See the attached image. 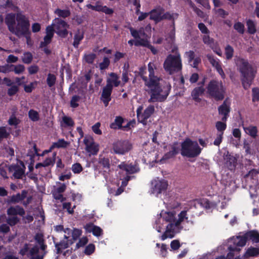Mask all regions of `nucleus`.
I'll return each instance as SVG.
<instances>
[{
    "label": "nucleus",
    "instance_id": "nucleus-3",
    "mask_svg": "<svg viewBox=\"0 0 259 259\" xmlns=\"http://www.w3.org/2000/svg\"><path fill=\"white\" fill-rule=\"evenodd\" d=\"M236 65L241 74L242 86L245 90H247L255 77L256 71L248 61L243 58H239L236 61Z\"/></svg>",
    "mask_w": 259,
    "mask_h": 259
},
{
    "label": "nucleus",
    "instance_id": "nucleus-16",
    "mask_svg": "<svg viewBox=\"0 0 259 259\" xmlns=\"http://www.w3.org/2000/svg\"><path fill=\"white\" fill-rule=\"evenodd\" d=\"M170 150L163 156L161 160H168L175 157L180 151V147L178 142H174L170 145Z\"/></svg>",
    "mask_w": 259,
    "mask_h": 259
},
{
    "label": "nucleus",
    "instance_id": "nucleus-49",
    "mask_svg": "<svg viewBox=\"0 0 259 259\" xmlns=\"http://www.w3.org/2000/svg\"><path fill=\"white\" fill-rule=\"evenodd\" d=\"M259 174V169L253 168L249 170L247 174L244 176V178L250 177L251 179H255Z\"/></svg>",
    "mask_w": 259,
    "mask_h": 259
},
{
    "label": "nucleus",
    "instance_id": "nucleus-47",
    "mask_svg": "<svg viewBox=\"0 0 259 259\" xmlns=\"http://www.w3.org/2000/svg\"><path fill=\"white\" fill-rule=\"evenodd\" d=\"M10 136V133L7 132L6 127L0 126V142L4 139H7Z\"/></svg>",
    "mask_w": 259,
    "mask_h": 259
},
{
    "label": "nucleus",
    "instance_id": "nucleus-14",
    "mask_svg": "<svg viewBox=\"0 0 259 259\" xmlns=\"http://www.w3.org/2000/svg\"><path fill=\"white\" fill-rule=\"evenodd\" d=\"M163 12H164V9L163 7L160 6H157L149 12L150 20L154 21L156 24L158 23L161 21V17Z\"/></svg>",
    "mask_w": 259,
    "mask_h": 259
},
{
    "label": "nucleus",
    "instance_id": "nucleus-5",
    "mask_svg": "<svg viewBox=\"0 0 259 259\" xmlns=\"http://www.w3.org/2000/svg\"><path fill=\"white\" fill-rule=\"evenodd\" d=\"M207 93L216 101L223 100L225 98V88L222 81L211 80L206 87Z\"/></svg>",
    "mask_w": 259,
    "mask_h": 259
},
{
    "label": "nucleus",
    "instance_id": "nucleus-6",
    "mask_svg": "<svg viewBox=\"0 0 259 259\" xmlns=\"http://www.w3.org/2000/svg\"><path fill=\"white\" fill-rule=\"evenodd\" d=\"M201 150L197 142L190 139L187 138L181 143V154L183 156L194 158L200 154Z\"/></svg>",
    "mask_w": 259,
    "mask_h": 259
},
{
    "label": "nucleus",
    "instance_id": "nucleus-15",
    "mask_svg": "<svg viewBox=\"0 0 259 259\" xmlns=\"http://www.w3.org/2000/svg\"><path fill=\"white\" fill-rule=\"evenodd\" d=\"M118 167L119 169L125 170L128 174H134L140 171V168L137 164H127L125 162H122Z\"/></svg>",
    "mask_w": 259,
    "mask_h": 259
},
{
    "label": "nucleus",
    "instance_id": "nucleus-57",
    "mask_svg": "<svg viewBox=\"0 0 259 259\" xmlns=\"http://www.w3.org/2000/svg\"><path fill=\"white\" fill-rule=\"evenodd\" d=\"M62 120L67 126H73L74 125V122L70 117L64 116L62 118Z\"/></svg>",
    "mask_w": 259,
    "mask_h": 259
},
{
    "label": "nucleus",
    "instance_id": "nucleus-36",
    "mask_svg": "<svg viewBox=\"0 0 259 259\" xmlns=\"http://www.w3.org/2000/svg\"><path fill=\"white\" fill-rule=\"evenodd\" d=\"M175 16H176V18H177L178 16V14L177 13L171 14L169 12H166L165 13L163 12L161 17V21L163 20H172V26H174Z\"/></svg>",
    "mask_w": 259,
    "mask_h": 259
},
{
    "label": "nucleus",
    "instance_id": "nucleus-62",
    "mask_svg": "<svg viewBox=\"0 0 259 259\" xmlns=\"http://www.w3.org/2000/svg\"><path fill=\"white\" fill-rule=\"evenodd\" d=\"M96 57V54L91 53L84 56L85 61L89 64H93Z\"/></svg>",
    "mask_w": 259,
    "mask_h": 259
},
{
    "label": "nucleus",
    "instance_id": "nucleus-53",
    "mask_svg": "<svg viewBox=\"0 0 259 259\" xmlns=\"http://www.w3.org/2000/svg\"><path fill=\"white\" fill-rule=\"evenodd\" d=\"M139 39V40H136L135 42V45L136 46H142L147 48L150 44V42L146 39L141 38Z\"/></svg>",
    "mask_w": 259,
    "mask_h": 259
},
{
    "label": "nucleus",
    "instance_id": "nucleus-58",
    "mask_svg": "<svg viewBox=\"0 0 259 259\" xmlns=\"http://www.w3.org/2000/svg\"><path fill=\"white\" fill-rule=\"evenodd\" d=\"M95 249V245L92 243H91L85 247L84 253L87 255H91L94 252Z\"/></svg>",
    "mask_w": 259,
    "mask_h": 259
},
{
    "label": "nucleus",
    "instance_id": "nucleus-52",
    "mask_svg": "<svg viewBox=\"0 0 259 259\" xmlns=\"http://www.w3.org/2000/svg\"><path fill=\"white\" fill-rule=\"evenodd\" d=\"M19 91V88L16 85H12L8 89L7 94L9 96H13Z\"/></svg>",
    "mask_w": 259,
    "mask_h": 259
},
{
    "label": "nucleus",
    "instance_id": "nucleus-59",
    "mask_svg": "<svg viewBox=\"0 0 259 259\" xmlns=\"http://www.w3.org/2000/svg\"><path fill=\"white\" fill-rule=\"evenodd\" d=\"M52 195L54 198L56 200H60L61 202H63L66 200V198L63 197L62 193H58L55 190L52 192Z\"/></svg>",
    "mask_w": 259,
    "mask_h": 259
},
{
    "label": "nucleus",
    "instance_id": "nucleus-20",
    "mask_svg": "<svg viewBox=\"0 0 259 259\" xmlns=\"http://www.w3.org/2000/svg\"><path fill=\"white\" fill-rule=\"evenodd\" d=\"M28 191L26 190H23L21 191V193H17L16 195H13L10 199L8 200V203H17L20 201L24 200L27 197Z\"/></svg>",
    "mask_w": 259,
    "mask_h": 259
},
{
    "label": "nucleus",
    "instance_id": "nucleus-31",
    "mask_svg": "<svg viewBox=\"0 0 259 259\" xmlns=\"http://www.w3.org/2000/svg\"><path fill=\"white\" fill-rule=\"evenodd\" d=\"M246 26L249 34L253 35L256 32V24L252 20L249 19L246 21Z\"/></svg>",
    "mask_w": 259,
    "mask_h": 259
},
{
    "label": "nucleus",
    "instance_id": "nucleus-17",
    "mask_svg": "<svg viewBox=\"0 0 259 259\" xmlns=\"http://www.w3.org/2000/svg\"><path fill=\"white\" fill-rule=\"evenodd\" d=\"M64 233L67 234L68 236L70 237V235H71L72 238L70 239H69V240L70 244H72L81 236L82 231L81 230L76 228H74L73 230H71L67 228L65 229Z\"/></svg>",
    "mask_w": 259,
    "mask_h": 259
},
{
    "label": "nucleus",
    "instance_id": "nucleus-24",
    "mask_svg": "<svg viewBox=\"0 0 259 259\" xmlns=\"http://www.w3.org/2000/svg\"><path fill=\"white\" fill-rule=\"evenodd\" d=\"M242 127L245 133L253 139H255L257 136L258 130L256 126L249 125L248 126H245L242 124Z\"/></svg>",
    "mask_w": 259,
    "mask_h": 259
},
{
    "label": "nucleus",
    "instance_id": "nucleus-33",
    "mask_svg": "<svg viewBox=\"0 0 259 259\" xmlns=\"http://www.w3.org/2000/svg\"><path fill=\"white\" fill-rule=\"evenodd\" d=\"M247 241V239L245 233L242 236H237L236 239L234 242V244L237 246L243 247L246 245Z\"/></svg>",
    "mask_w": 259,
    "mask_h": 259
},
{
    "label": "nucleus",
    "instance_id": "nucleus-1",
    "mask_svg": "<svg viewBox=\"0 0 259 259\" xmlns=\"http://www.w3.org/2000/svg\"><path fill=\"white\" fill-rule=\"evenodd\" d=\"M5 23L10 32L19 37L25 36L28 43L31 34L28 17L22 13H9L6 16Z\"/></svg>",
    "mask_w": 259,
    "mask_h": 259
},
{
    "label": "nucleus",
    "instance_id": "nucleus-41",
    "mask_svg": "<svg viewBox=\"0 0 259 259\" xmlns=\"http://www.w3.org/2000/svg\"><path fill=\"white\" fill-rule=\"evenodd\" d=\"M56 76L54 74L49 73L47 78V83L48 85L50 88L53 87L56 83Z\"/></svg>",
    "mask_w": 259,
    "mask_h": 259
},
{
    "label": "nucleus",
    "instance_id": "nucleus-64",
    "mask_svg": "<svg viewBox=\"0 0 259 259\" xmlns=\"http://www.w3.org/2000/svg\"><path fill=\"white\" fill-rule=\"evenodd\" d=\"M252 101H259V89L257 88H254L252 90Z\"/></svg>",
    "mask_w": 259,
    "mask_h": 259
},
{
    "label": "nucleus",
    "instance_id": "nucleus-44",
    "mask_svg": "<svg viewBox=\"0 0 259 259\" xmlns=\"http://www.w3.org/2000/svg\"><path fill=\"white\" fill-rule=\"evenodd\" d=\"M80 99L81 97L78 95L73 96L70 102V107L73 108H76L78 107L79 104L77 103V102H79Z\"/></svg>",
    "mask_w": 259,
    "mask_h": 259
},
{
    "label": "nucleus",
    "instance_id": "nucleus-2",
    "mask_svg": "<svg viewBox=\"0 0 259 259\" xmlns=\"http://www.w3.org/2000/svg\"><path fill=\"white\" fill-rule=\"evenodd\" d=\"M156 69V66L153 62H149L148 64L149 71V83L148 88L150 89L149 93L150 94V98L148 100L149 103L164 101L169 94L171 90L170 85H167V90L163 95H161L162 89L160 85V78L155 75L154 70Z\"/></svg>",
    "mask_w": 259,
    "mask_h": 259
},
{
    "label": "nucleus",
    "instance_id": "nucleus-40",
    "mask_svg": "<svg viewBox=\"0 0 259 259\" xmlns=\"http://www.w3.org/2000/svg\"><path fill=\"white\" fill-rule=\"evenodd\" d=\"M55 13L59 17L63 18H66L70 16L71 14L70 11L69 10H61L59 8L55 11Z\"/></svg>",
    "mask_w": 259,
    "mask_h": 259
},
{
    "label": "nucleus",
    "instance_id": "nucleus-50",
    "mask_svg": "<svg viewBox=\"0 0 259 259\" xmlns=\"http://www.w3.org/2000/svg\"><path fill=\"white\" fill-rule=\"evenodd\" d=\"M233 27L239 33L243 34L244 33V25L241 22H238L235 23Z\"/></svg>",
    "mask_w": 259,
    "mask_h": 259
},
{
    "label": "nucleus",
    "instance_id": "nucleus-42",
    "mask_svg": "<svg viewBox=\"0 0 259 259\" xmlns=\"http://www.w3.org/2000/svg\"><path fill=\"white\" fill-rule=\"evenodd\" d=\"M234 49L230 45L226 46L225 49V54L226 59L230 60L232 58L234 54Z\"/></svg>",
    "mask_w": 259,
    "mask_h": 259
},
{
    "label": "nucleus",
    "instance_id": "nucleus-25",
    "mask_svg": "<svg viewBox=\"0 0 259 259\" xmlns=\"http://www.w3.org/2000/svg\"><path fill=\"white\" fill-rule=\"evenodd\" d=\"M204 91L205 89L203 87L195 88L191 92L192 99L196 102H200L201 99L199 98V96H202Z\"/></svg>",
    "mask_w": 259,
    "mask_h": 259
},
{
    "label": "nucleus",
    "instance_id": "nucleus-22",
    "mask_svg": "<svg viewBox=\"0 0 259 259\" xmlns=\"http://www.w3.org/2000/svg\"><path fill=\"white\" fill-rule=\"evenodd\" d=\"M98 164L100 167L104 169V171L108 172L110 170V162L108 157L100 156L98 160Z\"/></svg>",
    "mask_w": 259,
    "mask_h": 259
},
{
    "label": "nucleus",
    "instance_id": "nucleus-4",
    "mask_svg": "<svg viewBox=\"0 0 259 259\" xmlns=\"http://www.w3.org/2000/svg\"><path fill=\"white\" fill-rule=\"evenodd\" d=\"M165 72L169 75L181 72L183 65L181 55L179 53L167 56L163 64Z\"/></svg>",
    "mask_w": 259,
    "mask_h": 259
},
{
    "label": "nucleus",
    "instance_id": "nucleus-37",
    "mask_svg": "<svg viewBox=\"0 0 259 259\" xmlns=\"http://www.w3.org/2000/svg\"><path fill=\"white\" fill-rule=\"evenodd\" d=\"M87 141L88 140L86 139L84 140V143L87 146V150L90 152H92L93 154H97L99 151L98 147L95 145L94 143L93 142L90 143V144H88Z\"/></svg>",
    "mask_w": 259,
    "mask_h": 259
},
{
    "label": "nucleus",
    "instance_id": "nucleus-46",
    "mask_svg": "<svg viewBox=\"0 0 259 259\" xmlns=\"http://www.w3.org/2000/svg\"><path fill=\"white\" fill-rule=\"evenodd\" d=\"M110 63L109 59L107 57H104L103 61L99 64V68L101 70L108 68Z\"/></svg>",
    "mask_w": 259,
    "mask_h": 259
},
{
    "label": "nucleus",
    "instance_id": "nucleus-55",
    "mask_svg": "<svg viewBox=\"0 0 259 259\" xmlns=\"http://www.w3.org/2000/svg\"><path fill=\"white\" fill-rule=\"evenodd\" d=\"M164 220L169 223H172L175 221V213L172 212H167L164 217Z\"/></svg>",
    "mask_w": 259,
    "mask_h": 259
},
{
    "label": "nucleus",
    "instance_id": "nucleus-7",
    "mask_svg": "<svg viewBox=\"0 0 259 259\" xmlns=\"http://www.w3.org/2000/svg\"><path fill=\"white\" fill-rule=\"evenodd\" d=\"M133 145L127 140H121L114 142L111 149V153L118 155H124L131 151Z\"/></svg>",
    "mask_w": 259,
    "mask_h": 259
},
{
    "label": "nucleus",
    "instance_id": "nucleus-61",
    "mask_svg": "<svg viewBox=\"0 0 259 259\" xmlns=\"http://www.w3.org/2000/svg\"><path fill=\"white\" fill-rule=\"evenodd\" d=\"M88 242L87 237H83L79 239V241L76 243L75 250L78 249L81 247L84 246Z\"/></svg>",
    "mask_w": 259,
    "mask_h": 259
},
{
    "label": "nucleus",
    "instance_id": "nucleus-38",
    "mask_svg": "<svg viewBox=\"0 0 259 259\" xmlns=\"http://www.w3.org/2000/svg\"><path fill=\"white\" fill-rule=\"evenodd\" d=\"M56 156L57 153L55 152L53 153L52 157L46 158V159L43 161L45 167H47L50 165L53 166L55 162Z\"/></svg>",
    "mask_w": 259,
    "mask_h": 259
},
{
    "label": "nucleus",
    "instance_id": "nucleus-48",
    "mask_svg": "<svg viewBox=\"0 0 259 259\" xmlns=\"http://www.w3.org/2000/svg\"><path fill=\"white\" fill-rule=\"evenodd\" d=\"M99 12H102L106 15H112L114 13V10L112 8H110L106 6H102L100 4Z\"/></svg>",
    "mask_w": 259,
    "mask_h": 259
},
{
    "label": "nucleus",
    "instance_id": "nucleus-18",
    "mask_svg": "<svg viewBox=\"0 0 259 259\" xmlns=\"http://www.w3.org/2000/svg\"><path fill=\"white\" fill-rule=\"evenodd\" d=\"M64 239L66 240H61L59 242H56L54 240V243L55 244V248L56 249V253L57 254H61L62 252V250L67 248L70 244L69 238V236H68L67 235H64Z\"/></svg>",
    "mask_w": 259,
    "mask_h": 259
},
{
    "label": "nucleus",
    "instance_id": "nucleus-10",
    "mask_svg": "<svg viewBox=\"0 0 259 259\" xmlns=\"http://www.w3.org/2000/svg\"><path fill=\"white\" fill-rule=\"evenodd\" d=\"M56 23L54 24L55 32L61 38H65L68 34V29L69 27V24L64 20L57 18Z\"/></svg>",
    "mask_w": 259,
    "mask_h": 259
},
{
    "label": "nucleus",
    "instance_id": "nucleus-35",
    "mask_svg": "<svg viewBox=\"0 0 259 259\" xmlns=\"http://www.w3.org/2000/svg\"><path fill=\"white\" fill-rule=\"evenodd\" d=\"M206 57L212 67H214L215 68L221 64V62H220V60L212 55L207 54Z\"/></svg>",
    "mask_w": 259,
    "mask_h": 259
},
{
    "label": "nucleus",
    "instance_id": "nucleus-13",
    "mask_svg": "<svg viewBox=\"0 0 259 259\" xmlns=\"http://www.w3.org/2000/svg\"><path fill=\"white\" fill-rule=\"evenodd\" d=\"M18 163L17 164L12 165L10 169L14 171L13 176L15 178L20 179L24 175L26 167L22 161L19 160Z\"/></svg>",
    "mask_w": 259,
    "mask_h": 259
},
{
    "label": "nucleus",
    "instance_id": "nucleus-39",
    "mask_svg": "<svg viewBox=\"0 0 259 259\" xmlns=\"http://www.w3.org/2000/svg\"><path fill=\"white\" fill-rule=\"evenodd\" d=\"M33 60V55L31 53L29 52H24L23 56L22 57V62L26 64H30Z\"/></svg>",
    "mask_w": 259,
    "mask_h": 259
},
{
    "label": "nucleus",
    "instance_id": "nucleus-54",
    "mask_svg": "<svg viewBox=\"0 0 259 259\" xmlns=\"http://www.w3.org/2000/svg\"><path fill=\"white\" fill-rule=\"evenodd\" d=\"M175 236V231L166 230L164 233L161 236V239L164 240L167 238H172Z\"/></svg>",
    "mask_w": 259,
    "mask_h": 259
},
{
    "label": "nucleus",
    "instance_id": "nucleus-43",
    "mask_svg": "<svg viewBox=\"0 0 259 259\" xmlns=\"http://www.w3.org/2000/svg\"><path fill=\"white\" fill-rule=\"evenodd\" d=\"M215 127L218 133H222L224 134V131L227 128V124L226 122L219 121L215 123Z\"/></svg>",
    "mask_w": 259,
    "mask_h": 259
},
{
    "label": "nucleus",
    "instance_id": "nucleus-21",
    "mask_svg": "<svg viewBox=\"0 0 259 259\" xmlns=\"http://www.w3.org/2000/svg\"><path fill=\"white\" fill-rule=\"evenodd\" d=\"M7 212L9 215L14 216L19 215L23 217L25 213L24 208L18 205L15 206H10L8 208Z\"/></svg>",
    "mask_w": 259,
    "mask_h": 259
},
{
    "label": "nucleus",
    "instance_id": "nucleus-30",
    "mask_svg": "<svg viewBox=\"0 0 259 259\" xmlns=\"http://www.w3.org/2000/svg\"><path fill=\"white\" fill-rule=\"evenodd\" d=\"M124 119L121 116H116L114 121L110 124V127L113 130H120L122 128V123Z\"/></svg>",
    "mask_w": 259,
    "mask_h": 259
},
{
    "label": "nucleus",
    "instance_id": "nucleus-26",
    "mask_svg": "<svg viewBox=\"0 0 259 259\" xmlns=\"http://www.w3.org/2000/svg\"><path fill=\"white\" fill-rule=\"evenodd\" d=\"M247 240L253 243H259V232L256 230H250L245 233Z\"/></svg>",
    "mask_w": 259,
    "mask_h": 259
},
{
    "label": "nucleus",
    "instance_id": "nucleus-63",
    "mask_svg": "<svg viewBox=\"0 0 259 259\" xmlns=\"http://www.w3.org/2000/svg\"><path fill=\"white\" fill-rule=\"evenodd\" d=\"M20 221V219L17 216H14L10 218L7 220L8 224L11 226H14L18 224Z\"/></svg>",
    "mask_w": 259,
    "mask_h": 259
},
{
    "label": "nucleus",
    "instance_id": "nucleus-32",
    "mask_svg": "<svg viewBox=\"0 0 259 259\" xmlns=\"http://www.w3.org/2000/svg\"><path fill=\"white\" fill-rule=\"evenodd\" d=\"M69 144V143L66 141L64 139H59L57 142L53 143L49 151H51L53 149L55 148H66Z\"/></svg>",
    "mask_w": 259,
    "mask_h": 259
},
{
    "label": "nucleus",
    "instance_id": "nucleus-29",
    "mask_svg": "<svg viewBox=\"0 0 259 259\" xmlns=\"http://www.w3.org/2000/svg\"><path fill=\"white\" fill-rule=\"evenodd\" d=\"M136 75L140 76L145 82V86L148 88L149 80L148 78L145 76L146 74V66L145 65L139 68L138 72H135Z\"/></svg>",
    "mask_w": 259,
    "mask_h": 259
},
{
    "label": "nucleus",
    "instance_id": "nucleus-45",
    "mask_svg": "<svg viewBox=\"0 0 259 259\" xmlns=\"http://www.w3.org/2000/svg\"><path fill=\"white\" fill-rule=\"evenodd\" d=\"M29 118L33 121H37L39 119L38 113L33 110L30 109L28 112Z\"/></svg>",
    "mask_w": 259,
    "mask_h": 259
},
{
    "label": "nucleus",
    "instance_id": "nucleus-56",
    "mask_svg": "<svg viewBox=\"0 0 259 259\" xmlns=\"http://www.w3.org/2000/svg\"><path fill=\"white\" fill-rule=\"evenodd\" d=\"M72 170L74 174H79L81 172L83 168L79 163H75L72 165Z\"/></svg>",
    "mask_w": 259,
    "mask_h": 259
},
{
    "label": "nucleus",
    "instance_id": "nucleus-9",
    "mask_svg": "<svg viewBox=\"0 0 259 259\" xmlns=\"http://www.w3.org/2000/svg\"><path fill=\"white\" fill-rule=\"evenodd\" d=\"M143 107L142 105L139 106L136 111L138 120L144 125L146 124L147 119L154 113L155 108L153 105L148 106L142 113Z\"/></svg>",
    "mask_w": 259,
    "mask_h": 259
},
{
    "label": "nucleus",
    "instance_id": "nucleus-60",
    "mask_svg": "<svg viewBox=\"0 0 259 259\" xmlns=\"http://www.w3.org/2000/svg\"><path fill=\"white\" fill-rule=\"evenodd\" d=\"M20 121L16 116L12 115L8 120V124L10 125L17 126L20 123Z\"/></svg>",
    "mask_w": 259,
    "mask_h": 259
},
{
    "label": "nucleus",
    "instance_id": "nucleus-28",
    "mask_svg": "<svg viewBox=\"0 0 259 259\" xmlns=\"http://www.w3.org/2000/svg\"><path fill=\"white\" fill-rule=\"evenodd\" d=\"M259 255V248L250 246L243 255L244 258H248L250 257H256Z\"/></svg>",
    "mask_w": 259,
    "mask_h": 259
},
{
    "label": "nucleus",
    "instance_id": "nucleus-34",
    "mask_svg": "<svg viewBox=\"0 0 259 259\" xmlns=\"http://www.w3.org/2000/svg\"><path fill=\"white\" fill-rule=\"evenodd\" d=\"M113 88L109 84H106L103 89L101 94V98H111V95L112 92Z\"/></svg>",
    "mask_w": 259,
    "mask_h": 259
},
{
    "label": "nucleus",
    "instance_id": "nucleus-8",
    "mask_svg": "<svg viewBox=\"0 0 259 259\" xmlns=\"http://www.w3.org/2000/svg\"><path fill=\"white\" fill-rule=\"evenodd\" d=\"M39 247L37 245L33 246L30 249L27 256L29 259H44L48 253L47 245L45 242L39 244Z\"/></svg>",
    "mask_w": 259,
    "mask_h": 259
},
{
    "label": "nucleus",
    "instance_id": "nucleus-27",
    "mask_svg": "<svg viewBox=\"0 0 259 259\" xmlns=\"http://www.w3.org/2000/svg\"><path fill=\"white\" fill-rule=\"evenodd\" d=\"M109 76L111 78H107L106 84H109L110 87L112 88L113 85L115 87H118L120 83V81L118 80L119 77L115 73L111 72L109 74Z\"/></svg>",
    "mask_w": 259,
    "mask_h": 259
},
{
    "label": "nucleus",
    "instance_id": "nucleus-11",
    "mask_svg": "<svg viewBox=\"0 0 259 259\" xmlns=\"http://www.w3.org/2000/svg\"><path fill=\"white\" fill-rule=\"evenodd\" d=\"M168 186L167 182L164 180L155 179L151 182L152 192L159 194L166 190Z\"/></svg>",
    "mask_w": 259,
    "mask_h": 259
},
{
    "label": "nucleus",
    "instance_id": "nucleus-12",
    "mask_svg": "<svg viewBox=\"0 0 259 259\" xmlns=\"http://www.w3.org/2000/svg\"><path fill=\"white\" fill-rule=\"evenodd\" d=\"M231 103L229 98H226L224 101L222 105L218 107V112L221 115H223L222 120L224 122H226L229 113L231 111Z\"/></svg>",
    "mask_w": 259,
    "mask_h": 259
},
{
    "label": "nucleus",
    "instance_id": "nucleus-19",
    "mask_svg": "<svg viewBox=\"0 0 259 259\" xmlns=\"http://www.w3.org/2000/svg\"><path fill=\"white\" fill-rule=\"evenodd\" d=\"M224 159L226 161L225 165L229 170H232L235 169L237 161L236 157L230 154L228 152L224 157Z\"/></svg>",
    "mask_w": 259,
    "mask_h": 259
},
{
    "label": "nucleus",
    "instance_id": "nucleus-51",
    "mask_svg": "<svg viewBox=\"0 0 259 259\" xmlns=\"http://www.w3.org/2000/svg\"><path fill=\"white\" fill-rule=\"evenodd\" d=\"M53 37L51 36L46 35L44 38V41L40 43V48H42L47 47L51 42Z\"/></svg>",
    "mask_w": 259,
    "mask_h": 259
},
{
    "label": "nucleus",
    "instance_id": "nucleus-23",
    "mask_svg": "<svg viewBox=\"0 0 259 259\" xmlns=\"http://www.w3.org/2000/svg\"><path fill=\"white\" fill-rule=\"evenodd\" d=\"M84 38V32L80 29H77L74 34L73 37V42L72 44L74 48L77 49L80 42Z\"/></svg>",
    "mask_w": 259,
    "mask_h": 259
}]
</instances>
